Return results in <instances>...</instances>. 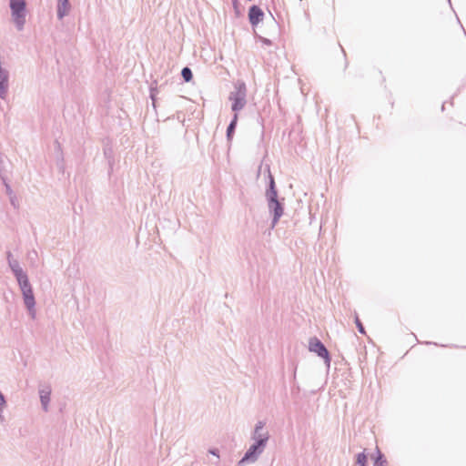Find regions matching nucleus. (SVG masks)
<instances>
[{"mask_svg": "<svg viewBox=\"0 0 466 466\" xmlns=\"http://www.w3.org/2000/svg\"><path fill=\"white\" fill-rule=\"evenodd\" d=\"M263 428V425L261 422L258 423V425H257L256 427V433L258 431L259 429H262Z\"/></svg>", "mask_w": 466, "mask_h": 466, "instance_id": "16", "label": "nucleus"}, {"mask_svg": "<svg viewBox=\"0 0 466 466\" xmlns=\"http://www.w3.org/2000/svg\"><path fill=\"white\" fill-rule=\"evenodd\" d=\"M237 120H238V115L235 114L234 116V118L232 120V122L230 123V125L228 126V137H231V134L233 133L234 131V128H235V126L237 124Z\"/></svg>", "mask_w": 466, "mask_h": 466, "instance_id": "11", "label": "nucleus"}, {"mask_svg": "<svg viewBox=\"0 0 466 466\" xmlns=\"http://www.w3.org/2000/svg\"><path fill=\"white\" fill-rule=\"evenodd\" d=\"M267 437L263 438V439H260L259 441H258V442L256 444H253L249 449L248 451H247L245 457L240 461V463L244 462L245 461H248L249 459H252L255 455V453L257 452L258 449L261 446H263L267 441Z\"/></svg>", "mask_w": 466, "mask_h": 466, "instance_id": "5", "label": "nucleus"}, {"mask_svg": "<svg viewBox=\"0 0 466 466\" xmlns=\"http://www.w3.org/2000/svg\"><path fill=\"white\" fill-rule=\"evenodd\" d=\"M272 201H273V202L276 204V206H277V208H276V214L279 216V214H278V208H279V202H278L276 199H274V198H272Z\"/></svg>", "mask_w": 466, "mask_h": 466, "instance_id": "15", "label": "nucleus"}, {"mask_svg": "<svg viewBox=\"0 0 466 466\" xmlns=\"http://www.w3.org/2000/svg\"><path fill=\"white\" fill-rule=\"evenodd\" d=\"M15 272L24 295L25 303L31 309L35 305V298L27 276L21 269H15Z\"/></svg>", "mask_w": 466, "mask_h": 466, "instance_id": "1", "label": "nucleus"}, {"mask_svg": "<svg viewBox=\"0 0 466 466\" xmlns=\"http://www.w3.org/2000/svg\"><path fill=\"white\" fill-rule=\"evenodd\" d=\"M357 324V328L359 329V331L362 334H365V330H364V328L362 326V323L361 322H356Z\"/></svg>", "mask_w": 466, "mask_h": 466, "instance_id": "13", "label": "nucleus"}, {"mask_svg": "<svg viewBox=\"0 0 466 466\" xmlns=\"http://www.w3.org/2000/svg\"><path fill=\"white\" fill-rule=\"evenodd\" d=\"M49 395H50V392L49 391H46L45 392L44 390L41 392V401H42V404L44 406V408L46 410V407H47V404L49 402Z\"/></svg>", "mask_w": 466, "mask_h": 466, "instance_id": "10", "label": "nucleus"}, {"mask_svg": "<svg viewBox=\"0 0 466 466\" xmlns=\"http://www.w3.org/2000/svg\"><path fill=\"white\" fill-rule=\"evenodd\" d=\"M8 75L5 70L0 69V96L5 97L7 90Z\"/></svg>", "mask_w": 466, "mask_h": 466, "instance_id": "6", "label": "nucleus"}, {"mask_svg": "<svg viewBox=\"0 0 466 466\" xmlns=\"http://www.w3.org/2000/svg\"><path fill=\"white\" fill-rule=\"evenodd\" d=\"M357 462L360 464V466H366L367 456L363 452L359 453L357 456Z\"/></svg>", "mask_w": 466, "mask_h": 466, "instance_id": "12", "label": "nucleus"}, {"mask_svg": "<svg viewBox=\"0 0 466 466\" xmlns=\"http://www.w3.org/2000/svg\"><path fill=\"white\" fill-rule=\"evenodd\" d=\"M210 452H211L212 454L216 455V456H218V455L217 454V452H216V451H211Z\"/></svg>", "mask_w": 466, "mask_h": 466, "instance_id": "18", "label": "nucleus"}, {"mask_svg": "<svg viewBox=\"0 0 466 466\" xmlns=\"http://www.w3.org/2000/svg\"><path fill=\"white\" fill-rule=\"evenodd\" d=\"M69 10L68 0H58V16L62 18Z\"/></svg>", "mask_w": 466, "mask_h": 466, "instance_id": "7", "label": "nucleus"}, {"mask_svg": "<svg viewBox=\"0 0 466 466\" xmlns=\"http://www.w3.org/2000/svg\"><path fill=\"white\" fill-rule=\"evenodd\" d=\"M5 404V398H4L3 394L0 392V407H4Z\"/></svg>", "mask_w": 466, "mask_h": 466, "instance_id": "14", "label": "nucleus"}, {"mask_svg": "<svg viewBox=\"0 0 466 466\" xmlns=\"http://www.w3.org/2000/svg\"><path fill=\"white\" fill-rule=\"evenodd\" d=\"M309 349L311 352L316 353L318 356L325 360L329 364L330 361L329 354L326 347L317 338H312L309 341Z\"/></svg>", "mask_w": 466, "mask_h": 466, "instance_id": "2", "label": "nucleus"}, {"mask_svg": "<svg viewBox=\"0 0 466 466\" xmlns=\"http://www.w3.org/2000/svg\"><path fill=\"white\" fill-rule=\"evenodd\" d=\"M181 75L186 82H189L192 79V72L188 67L183 68Z\"/></svg>", "mask_w": 466, "mask_h": 466, "instance_id": "9", "label": "nucleus"}, {"mask_svg": "<svg viewBox=\"0 0 466 466\" xmlns=\"http://www.w3.org/2000/svg\"><path fill=\"white\" fill-rule=\"evenodd\" d=\"M233 100H234L233 105H232L233 111L240 110L245 105L244 96H240L238 94L234 96Z\"/></svg>", "mask_w": 466, "mask_h": 466, "instance_id": "8", "label": "nucleus"}, {"mask_svg": "<svg viewBox=\"0 0 466 466\" xmlns=\"http://www.w3.org/2000/svg\"><path fill=\"white\" fill-rule=\"evenodd\" d=\"M25 1L24 0H10V6L13 12V16L15 23L21 26L24 23V11H25Z\"/></svg>", "mask_w": 466, "mask_h": 466, "instance_id": "3", "label": "nucleus"}, {"mask_svg": "<svg viewBox=\"0 0 466 466\" xmlns=\"http://www.w3.org/2000/svg\"><path fill=\"white\" fill-rule=\"evenodd\" d=\"M375 466H382V465L377 464V465H375Z\"/></svg>", "mask_w": 466, "mask_h": 466, "instance_id": "19", "label": "nucleus"}, {"mask_svg": "<svg viewBox=\"0 0 466 466\" xmlns=\"http://www.w3.org/2000/svg\"><path fill=\"white\" fill-rule=\"evenodd\" d=\"M270 185H271V187H273V186H274V180H273V178H271Z\"/></svg>", "mask_w": 466, "mask_h": 466, "instance_id": "17", "label": "nucleus"}, {"mask_svg": "<svg viewBox=\"0 0 466 466\" xmlns=\"http://www.w3.org/2000/svg\"><path fill=\"white\" fill-rule=\"evenodd\" d=\"M263 15L264 14L258 6L253 5L250 7L248 12V18L251 25H257L262 20Z\"/></svg>", "mask_w": 466, "mask_h": 466, "instance_id": "4", "label": "nucleus"}]
</instances>
